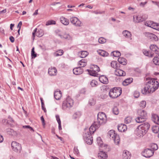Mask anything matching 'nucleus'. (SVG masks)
<instances>
[{
	"instance_id": "obj_53",
	"label": "nucleus",
	"mask_w": 159,
	"mask_h": 159,
	"mask_svg": "<svg viewBox=\"0 0 159 159\" xmlns=\"http://www.w3.org/2000/svg\"><path fill=\"white\" fill-rule=\"evenodd\" d=\"M95 101L93 98H91L89 100V103L90 106H93L95 104Z\"/></svg>"
},
{
	"instance_id": "obj_9",
	"label": "nucleus",
	"mask_w": 159,
	"mask_h": 159,
	"mask_svg": "<svg viewBox=\"0 0 159 159\" xmlns=\"http://www.w3.org/2000/svg\"><path fill=\"white\" fill-rule=\"evenodd\" d=\"M12 149L15 152H20L21 150V145L16 142L13 141L11 143Z\"/></svg>"
},
{
	"instance_id": "obj_43",
	"label": "nucleus",
	"mask_w": 159,
	"mask_h": 159,
	"mask_svg": "<svg viewBox=\"0 0 159 159\" xmlns=\"http://www.w3.org/2000/svg\"><path fill=\"white\" fill-rule=\"evenodd\" d=\"M152 23V28L156 30H158L159 29V25L157 23L153 21Z\"/></svg>"
},
{
	"instance_id": "obj_4",
	"label": "nucleus",
	"mask_w": 159,
	"mask_h": 159,
	"mask_svg": "<svg viewBox=\"0 0 159 159\" xmlns=\"http://www.w3.org/2000/svg\"><path fill=\"white\" fill-rule=\"evenodd\" d=\"M139 116L135 120L138 123H141L145 121L147 118V114L146 111L144 110L139 109L137 111Z\"/></svg>"
},
{
	"instance_id": "obj_29",
	"label": "nucleus",
	"mask_w": 159,
	"mask_h": 159,
	"mask_svg": "<svg viewBox=\"0 0 159 159\" xmlns=\"http://www.w3.org/2000/svg\"><path fill=\"white\" fill-rule=\"evenodd\" d=\"M98 157L100 159H106L107 157V155L106 152L101 151L98 153Z\"/></svg>"
},
{
	"instance_id": "obj_10",
	"label": "nucleus",
	"mask_w": 159,
	"mask_h": 159,
	"mask_svg": "<svg viewBox=\"0 0 159 159\" xmlns=\"http://www.w3.org/2000/svg\"><path fill=\"white\" fill-rule=\"evenodd\" d=\"M100 69L99 67L97 65H95L93 66V70H90L89 69L86 70V71L88 72L89 75L91 76H96L98 75L97 73L99 71Z\"/></svg>"
},
{
	"instance_id": "obj_28",
	"label": "nucleus",
	"mask_w": 159,
	"mask_h": 159,
	"mask_svg": "<svg viewBox=\"0 0 159 159\" xmlns=\"http://www.w3.org/2000/svg\"><path fill=\"white\" fill-rule=\"evenodd\" d=\"M122 34L126 38L131 39V34L130 32L126 30H124L122 32Z\"/></svg>"
},
{
	"instance_id": "obj_6",
	"label": "nucleus",
	"mask_w": 159,
	"mask_h": 159,
	"mask_svg": "<svg viewBox=\"0 0 159 159\" xmlns=\"http://www.w3.org/2000/svg\"><path fill=\"white\" fill-rule=\"evenodd\" d=\"M108 135L110 138H111L114 141L116 145L119 144L120 139L119 135L116 133L115 131L113 130L109 131L108 133Z\"/></svg>"
},
{
	"instance_id": "obj_49",
	"label": "nucleus",
	"mask_w": 159,
	"mask_h": 159,
	"mask_svg": "<svg viewBox=\"0 0 159 159\" xmlns=\"http://www.w3.org/2000/svg\"><path fill=\"white\" fill-rule=\"evenodd\" d=\"M98 41L99 43L103 44L106 42V39L103 37H101L98 39Z\"/></svg>"
},
{
	"instance_id": "obj_25",
	"label": "nucleus",
	"mask_w": 159,
	"mask_h": 159,
	"mask_svg": "<svg viewBox=\"0 0 159 159\" xmlns=\"http://www.w3.org/2000/svg\"><path fill=\"white\" fill-rule=\"evenodd\" d=\"M133 80L132 78H128L122 82V84L124 86H126L131 83Z\"/></svg>"
},
{
	"instance_id": "obj_14",
	"label": "nucleus",
	"mask_w": 159,
	"mask_h": 159,
	"mask_svg": "<svg viewBox=\"0 0 159 159\" xmlns=\"http://www.w3.org/2000/svg\"><path fill=\"white\" fill-rule=\"evenodd\" d=\"M73 71L74 74L77 75L82 74L84 72V70L81 67L79 66L74 68Z\"/></svg>"
},
{
	"instance_id": "obj_5",
	"label": "nucleus",
	"mask_w": 159,
	"mask_h": 159,
	"mask_svg": "<svg viewBox=\"0 0 159 159\" xmlns=\"http://www.w3.org/2000/svg\"><path fill=\"white\" fill-rule=\"evenodd\" d=\"M121 93L122 89L121 88L114 87L110 90L109 92V94L111 98H115L120 96Z\"/></svg>"
},
{
	"instance_id": "obj_58",
	"label": "nucleus",
	"mask_w": 159,
	"mask_h": 159,
	"mask_svg": "<svg viewBox=\"0 0 159 159\" xmlns=\"http://www.w3.org/2000/svg\"><path fill=\"white\" fill-rule=\"evenodd\" d=\"M56 120L58 123H61V121L60 118V117L59 116L57 115L56 116Z\"/></svg>"
},
{
	"instance_id": "obj_61",
	"label": "nucleus",
	"mask_w": 159,
	"mask_h": 159,
	"mask_svg": "<svg viewBox=\"0 0 159 159\" xmlns=\"http://www.w3.org/2000/svg\"><path fill=\"white\" fill-rule=\"evenodd\" d=\"M125 122L126 123H129L130 122V120L128 119V118H126L125 119Z\"/></svg>"
},
{
	"instance_id": "obj_26",
	"label": "nucleus",
	"mask_w": 159,
	"mask_h": 159,
	"mask_svg": "<svg viewBox=\"0 0 159 159\" xmlns=\"http://www.w3.org/2000/svg\"><path fill=\"white\" fill-rule=\"evenodd\" d=\"M60 20L61 22L65 25H68L69 23V20L63 16L60 17Z\"/></svg>"
},
{
	"instance_id": "obj_48",
	"label": "nucleus",
	"mask_w": 159,
	"mask_h": 159,
	"mask_svg": "<svg viewBox=\"0 0 159 159\" xmlns=\"http://www.w3.org/2000/svg\"><path fill=\"white\" fill-rule=\"evenodd\" d=\"M146 102L144 101H142L140 102L139 105L140 107L142 108H143L146 107Z\"/></svg>"
},
{
	"instance_id": "obj_12",
	"label": "nucleus",
	"mask_w": 159,
	"mask_h": 159,
	"mask_svg": "<svg viewBox=\"0 0 159 159\" xmlns=\"http://www.w3.org/2000/svg\"><path fill=\"white\" fill-rule=\"evenodd\" d=\"M70 22L76 26L80 27L81 26V22L78 18L73 16L70 19Z\"/></svg>"
},
{
	"instance_id": "obj_19",
	"label": "nucleus",
	"mask_w": 159,
	"mask_h": 159,
	"mask_svg": "<svg viewBox=\"0 0 159 159\" xmlns=\"http://www.w3.org/2000/svg\"><path fill=\"white\" fill-rule=\"evenodd\" d=\"M131 157V154L130 152L126 150L124 151L122 157L123 159H130Z\"/></svg>"
},
{
	"instance_id": "obj_41",
	"label": "nucleus",
	"mask_w": 159,
	"mask_h": 159,
	"mask_svg": "<svg viewBox=\"0 0 159 159\" xmlns=\"http://www.w3.org/2000/svg\"><path fill=\"white\" fill-rule=\"evenodd\" d=\"M63 53L64 52L63 50H60L58 51H57L56 52L54 53V55L56 57L61 56L63 54Z\"/></svg>"
},
{
	"instance_id": "obj_13",
	"label": "nucleus",
	"mask_w": 159,
	"mask_h": 159,
	"mask_svg": "<svg viewBox=\"0 0 159 159\" xmlns=\"http://www.w3.org/2000/svg\"><path fill=\"white\" fill-rule=\"evenodd\" d=\"M84 139L87 144L91 145L93 143V139L92 134H89L88 132L87 133H85V136H84Z\"/></svg>"
},
{
	"instance_id": "obj_31",
	"label": "nucleus",
	"mask_w": 159,
	"mask_h": 159,
	"mask_svg": "<svg viewBox=\"0 0 159 159\" xmlns=\"http://www.w3.org/2000/svg\"><path fill=\"white\" fill-rule=\"evenodd\" d=\"M87 61L85 59H83L79 61L78 65H80L81 67H84L86 65Z\"/></svg>"
},
{
	"instance_id": "obj_51",
	"label": "nucleus",
	"mask_w": 159,
	"mask_h": 159,
	"mask_svg": "<svg viewBox=\"0 0 159 159\" xmlns=\"http://www.w3.org/2000/svg\"><path fill=\"white\" fill-rule=\"evenodd\" d=\"M112 53H113V55L115 57H119L121 55L120 53L118 51H114Z\"/></svg>"
},
{
	"instance_id": "obj_21",
	"label": "nucleus",
	"mask_w": 159,
	"mask_h": 159,
	"mask_svg": "<svg viewBox=\"0 0 159 159\" xmlns=\"http://www.w3.org/2000/svg\"><path fill=\"white\" fill-rule=\"evenodd\" d=\"M99 80L101 82L104 84H107L108 83V80L107 78L104 75L100 76L99 77Z\"/></svg>"
},
{
	"instance_id": "obj_18",
	"label": "nucleus",
	"mask_w": 159,
	"mask_h": 159,
	"mask_svg": "<svg viewBox=\"0 0 159 159\" xmlns=\"http://www.w3.org/2000/svg\"><path fill=\"white\" fill-rule=\"evenodd\" d=\"M147 36L149 39L152 41H157L158 40L157 37L155 34L152 33H148Z\"/></svg>"
},
{
	"instance_id": "obj_45",
	"label": "nucleus",
	"mask_w": 159,
	"mask_h": 159,
	"mask_svg": "<svg viewBox=\"0 0 159 159\" xmlns=\"http://www.w3.org/2000/svg\"><path fill=\"white\" fill-rule=\"evenodd\" d=\"M56 24V22L55 21L52 20H49L46 22V25H55Z\"/></svg>"
},
{
	"instance_id": "obj_38",
	"label": "nucleus",
	"mask_w": 159,
	"mask_h": 159,
	"mask_svg": "<svg viewBox=\"0 0 159 159\" xmlns=\"http://www.w3.org/2000/svg\"><path fill=\"white\" fill-rule=\"evenodd\" d=\"M89 54L88 52L86 51H81V52L80 57L81 58H84L86 57Z\"/></svg>"
},
{
	"instance_id": "obj_39",
	"label": "nucleus",
	"mask_w": 159,
	"mask_h": 159,
	"mask_svg": "<svg viewBox=\"0 0 159 159\" xmlns=\"http://www.w3.org/2000/svg\"><path fill=\"white\" fill-rule=\"evenodd\" d=\"M154 57L153 59V62L156 65H159V58L157 56H154Z\"/></svg>"
},
{
	"instance_id": "obj_37",
	"label": "nucleus",
	"mask_w": 159,
	"mask_h": 159,
	"mask_svg": "<svg viewBox=\"0 0 159 159\" xmlns=\"http://www.w3.org/2000/svg\"><path fill=\"white\" fill-rule=\"evenodd\" d=\"M152 132L154 133H157L159 131V126L158 125H154L152 128Z\"/></svg>"
},
{
	"instance_id": "obj_36",
	"label": "nucleus",
	"mask_w": 159,
	"mask_h": 159,
	"mask_svg": "<svg viewBox=\"0 0 159 159\" xmlns=\"http://www.w3.org/2000/svg\"><path fill=\"white\" fill-rule=\"evenodd\" d=\"M81 115V113L80 111H77L75 112L73 115V118L76 119L80 117Z\"/></svg>"
},
{
	"instance_id": "obj_34",
	"label": "nucleus",
	"mask_w": 159,
	"mask_h": 159,
	"mask_svg": "<svg viewBox=\"0 0 159 159\" xmlns=\"http://www.w3.org/2000/svg\"><path fill=\"white\" fill-rule=\"evenodd\" d=\"M118 61L120 63L124 65H125L127 63L125 59L123 57H119Z\"/></svg>"
},
{
	"instance_id": "obj_27",
	"label": "nucleus",
	"mask_w": 159,
	"mask_h": 159,
	"mask_svg": "<svg viewBox=\"0 0 159 159\" xmlns=\"http://www.w3.org/2000/svg\"><path fill=\"white\" fill-rule=\"evenodd\" d=\"M152 120L156 124L159 125V117L156 114H153L152 115Z\"/></svg>"
},
{
	"instance_id": "obj_42",
	"label": "nucleus",
	"mask_w": 159,
	"mask_h": 159,
	"mask_svg": "<svg viewBox=\"0 0 159 159\" xmlns=\"http://www.w3.org/2000/svg\"><path fill=\"white\" fill-rule=\"evenodd\" d=\"M43 34L44 33L43 31L42 30H38V31H37L36 35L37 36L40 37L42 36Z\"/></svg>"
},
{
	"instance_id": "obj_15",
	"label": "nucleus",
	"mask_w": 159,
	"mask_h": 159,
	"mask_svg": "<svg viewBox=\"0 0 159 159\" xmlns=\"http://www.w3.org/2000/svg\"><path fill=\"white\" fill-rule=\"evenodd\" d=\"M147 18V17L145 18H143L140 16H134L133 19L134 21L136 23H139L143 22Z\"/></svg>"
},
{
	"instance_id": "obj_46",
	"label": "nucleus",
	"mask_w": 159,
	"mask_h": 159,
	"mask_svg": "<svg viewBox=\"0 0 159 159\" xmlns=\"http://www.w3.org/2000/svg\"><path fill=\"white\" fill-rule=\"evenodd\" d=\"M34 49V47H33L31 50V56L32 59L34 58L37 57V54L35 52Z\"/></svg>"
},
{
	"instance_id": "obj_3",
	"label": "nucleus",
	"mask_w": 159,
	"mask_h": 159,
	"mask_svg": "<svg viewBox=\"0 0 159 159\" xmlns=\"http://www.w3.org/2000/svg\"><path fill=\"white\" fill-rule=\"evenodd\" d=\"M107 121V117L105 114L103 112H99L97 115V120L94 121L96 127L99 128L101 125L105 124Z\"/></svg>"
},
{
	"instance_id": "obj_44",
	"label": "nucleus",
	"mask_w": 159,
	"mask_h": 159,
	"mask_svg": "<svg viewBox=\"0 0 159 159\" xmlns=\"http://www.w3.org/2000/svg\"><path fill=\"white\" fill-rule=\"evenodd\" d=\"M112 112L115 115H118L119 113L118 108L116 107H114L112 109Z\"/></svg>"
},
{
	"instance_id": "obj_7",
	"label": "nucleus",
	"mask_w": 159,
	"mask_h": 159,
	"mask_svg": "<svg viewBox=\"0 0 159 159\" xmlns=\"http://www.w3.org/2000/svg\"><path fill=\"white\" fill-rule=\"evenodd\" d=\"M73 100L69 97H68L64 101L62 105V109L66 110L67 108H70L73 105Z\"/></svg>"
},
{
	"instance_id": "obj_62",
	"label": "nucleus",
	"mask_w": 159,
	"mask_h": 159,
	"mask_svg": "<svg viewBox=\"0 0 159 159\" xmlns=\"http://www.w3.org/2000/svg\"><path fill=\"white\" fill-rule=\"evenodd\" d=\"M39 46L40 47V48L41 49L45 51L46 50V48L44 46H43L41 45H39Z\"/></svg>"
},
{
	"instance_id": "obj_20",
	"label": "nucleus",
	"mask_w": 159,
	"mask_h": 159,
	"mask_svg": "<svg viewBox=\"0 0 159 159\" xmlns=\"http://www.w3.org/2000/svg\"><path fill=\"white\" fill-rule=\"evenodd\" d=\"M117 69L115 71L116 75L118 76H124L126 75L125 72L122 70Z\"/></svg>"
},
{
	"instance_id": "obj_57",
	"label": "nucleus",
	"mask_w": 159,
	"mask_h": 159,
	"mask_svg": "<svg viewBox=\"0 0 159 159\" xmlns=\"http://www.w3.org/2000/svg\"><path fill=\"white\" fill-rule=\"evenodd\" d=\"M41 120L42 121V125H43L44 126L45 124V120L43 116H42L40 117Z\"/></svg>"
},
{
	"instance_id": "obj_55",
	"label": "nucleus",
	"mask_w": 159,
	"mask_h": 159,
	"mask_svg": "<svg viewBox=\"0 0 159 159\" xmlns=\"http://www.w3.org/2000/svg\"><path fill=\"white\" fill-rule=\"evenodd\" d=\"M74 151L75 153L76 154H78L79 153V150L77 147H75L74 148Z\"/></svg>"
},
{
	"instance_id": "obj_35",
	"label": "nucleus",
	"mask_w": 159,
	"mask_h": 159,
	"mask_svg": "<svg viewBox=\"0 0 159 159\" xmlns=\"http://www.w3.org/2000/svg\"><path fill=\"white\" fill-rule=\"evenodd\" d=\"M150 147L153 151L157 150L158 149V147L157 144L155 143H151L150 145Z\"/></svg>"
},
{
	"instance_id": "obj_59",
	"label": "nucleus",
	"mask_w": 159,
	"mask_h": 159,
	"mask_svg": "<svg viewBox=\"0 0 159 159\" xmlns=\"http://www.w3.org/2000/svg\"><path fill=\"white\" fill-rule=\"evenodd\" d=\"M10 41L11 43H13L15 41L14 38L12 36H11L9 37Z\"/></svg>"
},
{
	"instance_id": "obj_1",
	"label": "nucleus",
	"mask_w": 159,
	"mask_h": 159,
	"mask_svg": "<svg viewBox=\"0 0 159 159\" xmlns=\"http://www.w3.org/2000/svg\"><path fill=\"white\" fill-rule=\"evenodd\" d=\"M145 87L141 89L142 93L147 94L155 92L159 87V83L156 79L151 78H147Z\"/></svg>"
},
{
	"instance_id": "obj_8",
	"label": "nucleus",
	"mask_w": 159,
	"mask_h": 159,
	"mask_svg": "<svg viewBox=\"0 0 159 159\" xmlns=\"http://www.w3.org/2000/svg\"><path fill=\"white\" fill-rule=\"evenodd\" d=\"M150 49L152 57L159 56V48L156 45L154 44L151 45Z\"/></svg>"
},
{
	"instance_id": "obj_11",
	"label": "nucleus",
	"mask_w": 159,
	"mask_h": 159,
	"mask_svg": "<svg viewBox=\"0 0 159 159\" xmlns=\"http://www.w3.org/2000/svg\"><path fill=\"white\" fill-rule=\"evenodd\" d=\"M154 152L150 149L147 148L142 152V154L145 157L149 158L153 156Z\"/></svg>"
},
{
	"instance_id": "obj_17",
	"label": "nucleus",
	"mask_w": 159,
	"mask_h": 159,
	"mask_svg": "<svg viewBox=\"0 0 159 159\" xmlns=\"http://www.w3.org/2000/svg\"><path fill=\"white\" fill-rule=\"evenodd\" d=\"M117 128L119 131L124 132L127 130V128L125 125L121 124L118 125Z\"/></svg>"
},
{
	"instance_id": "obj_16",
	"label": "nucleus",
	"mask_w": 159,
	"mask_h": 159,
	"mask_svg": "<svg viewBox=\"0 0 159 159\" xmlns=\"http://www.w3.org/2000/svg\"><path fill=\"white\" fill-rule=\"evenodd\" d=\"M48 73L51 76H55L57 74V70L55 67H51L49 68Z\"/></svg>"
},
{
	"instance_id": "obj_32",
	"label": "nucleus",
	"mask_w": 159,
	"mask_h": 159,
	"mask_svg": "<svg viewBox=\"0 0 159 159\" xmlns=\"http://www.w3.org/2000/svg\"><path fill=\"white\" fill-rule=\"evenodd\" d=\"M111 67L114 68H115L116 69H117L120 68V66H119V65H120V64L119 63L118 64L116 61H112L111 62Z\"/></svg>"
},
{
	"instance_id": "obj_54",
	"label": "nucleus",
	"mask_w": 159,
	"mask_h": 159,
	"mask_svg": "<svg viewBox=\"0 0 159 159\" xmlns=\"http://www.w3.org/2000/svg\"><path fill=\"white\" fill-rule=\"evenodd\" d=\"M134 95L135 98H138L139 96V93L137 91H135Z\"/></svg>"
},
{
	"instance_id": "obj_33",
	"label": "nucleus",
	"mask_w": 159,
	"mask_h": 159,
	"mask_svg": "<svg viewBox=\"0 0 159 159\" xmlns=\"http://www.w3.org/2000/svg\"><path fill=\"white\" fill-rule=\"evenodd\" d=\"M98 52L100 55L103 57H107L109 55L107 52L103 50H99L98 51Z\"/></svg>"
},
{
	"instance_id": "obj_64",
	"label": "nucleus",
	"mask_w": 159,
	"mask_h": 159,
	"mask_svg": "<svg viewBox=\"0 0 159 159\" xmlns=\"http://www.w3.org/2000/svg\"><path fill=\"white\" fill-rule=\"evenodd\" d=\"M22 25V22L21 21H20L18 23V25H17V27L20 28H20H21V26Z\"/></svg>"
},
{
	"instance_id": "obj_50",
	"label": "nucleus",
	"mask_w": 159,
	"mask_h": 159,
	"mask_svg": "<svg viewBox=\"0 0 159 159\" xmlns=\"http://www.w3.org/2000/svg\"><path fill=\"white\" fill-rule=\"evenodd\" d=\"M98 82L95 80H92L90 82V85L92 87L96 86L98 85Z\"/></svg>"
},
{
	"instance_id": "obj_60",
	"label": "nucleus",
	"mask_w": 159,
	"mask_h": 159,
	"mask_svg": "<svg viewBox=\"0 0 159 159\" xmlns=\"http://www.w3.org/2000/svg\"><path fill=\"white\" fill-rule=\"evenodd\" d=\"M147 3V2L146 1L144 2H141L140 4V5L142 7H144L145 5Z\"/></svg>"
},
{
	"instance_id": "obj_56",
	"label": "nucleus",
	"mask_w": 159,
	"mask_h": 159,
	"mask_svg": "<svg viewBox=\"0 0 159 159\" xmlns=\"http://www.w3.org/2000/svg\"><path fill=\"white\" fill-rule=\"evenodd\" d=\"M37 29L35 28L33 32L32 33V37L33 38V40H34V38L35 37V33L36 34V33L37 32Z\"/></svg>"
},
{
	"instance_id": "obj_24",
	"label": "nucleus",
	"mask_w": 159,
	"mask_h": 159,
	"mask_svg": "<svg viewBox=\"0 0 159 159\" xmlns=\"http://www.w3.org/2000/svg\"><path fill=\"white\" fill-rule=\"evenodd\" d=\"M58 35L61 39H64L68 40H72V37L69 34L66 33L64 34L63 35L59 34Z\"/></svg>"
},
{
	"instance_id": "obj_2",
	"label": "nucleus",
	"mask_w": 159,
	"mask_h": 159,
	"mask_svg": "<svg viewBox=\"0 0 159 159\" xmlns=\"http://www.w3.org/2000/svg\"><path fill=\"white\" fill-rule=\"evenodd\" d=\"M150 125L147 122H145L137 127L135 133L137 136L143 137L145 135L150 128Z\"/></svg>"
},
{
	"instance_id": "obj_23",
	"label": "nucleus",
	"mask_w": 159,
	"mask_h": 159,
	"mask_svg": "<svg viewBox=\"0 0 159 159\" xmlns=\"http://www.w3.org/2000/svg\"><path fill=\"white\" fill-rule=\"evenodd\" d=\"M54 95L55 98L57 100H59L61 97V91L60 90L55 91L54 92Z\"/></svg>"
},
{
	"instance_id": "obj_63",
	"label": "nucleus",
	"mask_w": 159,
	"mask_h": 159,
	"mask_svg": "<svg viewBox=\"0 0 159 159\" xmlns=\"http://www.w3.org/2000/svg\"><path fill=\"white\" fill-rule=\"evenodd\" d=\"M8 119L9 120H8V121H10L12 122H13V123L14 122V120L11 117L9 116L8 117Z\"/></svg>"
},
{
	"instance_id": "obj_47",
	"label": "nucleus",
	"mask_w": 159,
	"mask_h": 159,
	"mask_svg": "<svg viewBox=\"0 0 159 159\" xmlns=\"http://www.w3.org/2000/svg\"><path fill=\"white\" fill-rule=\"evenodd\" d=\"M153 21H147L144 22V25L148 26L152 28V23Z\"/></svg>"
},
{
	"instance_id": "obj_30",
	"label": "nucleus",
	"mask_w": 159,
	"mask_h": 159,
	"mask_svg": "<svg viewBox=\"0 0 159 159\" xmlns=\"http://www.w3.org/2000/svg\"><path fill=\"white\" fill-rule=\"evenodd\" d=\"M6 131L8 134L11 136H16L17 135L16 131H14L13 129H6Z\"/></svg>"
},
{
	"instance_id": "obj_52",
	"label": "nucleus",
	"mask_w": 159,
	"mask_h": 159,
	"mask_svg": "<svg viewBox=\"0 0 159 159\" xmlns=\"http://www.w3.org/2000/svg\"><path fill=\"white\" fill-rule=\"evenodd\" d=\"M143 52L145 56H148L149 57H152L151 56L150 50L149 51L144 50Z\"/></svg>"
},
{
	"instance_id": "obj_22",
	"label": "nucleus",
	"mask_w": 159,
	"mask_h": 159,
	"mask_svg": "<svg viewBox=\"0 0 159 159\" xmlns=\"http://www.w3.org/2000/svg\"><path fill=\"white\" fill-rule=\"evenodd\" d=\"M95 124V121L94 122L93 125H91L89 128V132H88L89 134H92L95 131L96 129H98L99 128H96Z\"/></svg>"
},
{
	"instance_id": "obj_40",
	"label": "nucleus",
	"mask_w": 159,
	"mask_h": 159,
	"mask_svg": "<svg viewBox=\"0 0 159 159\" xmlns=\"http://www.w3.org/2000/svg\"><path fill=\"white\" fill-rule=\"evenodd\" d=\"M97 143L100 146L102 147L103 145V143L100 137H98L97 139Z\"/></svg>"
}]
</instances>
